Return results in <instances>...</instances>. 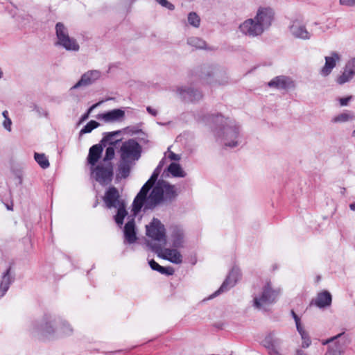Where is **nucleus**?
<instances>
[{"mask_svg":"<svg viewBox=\"0 0 355 355\" xmlns=\"http://www.w3.org/2000/svg\"><path fill=\"white\" fill-rule=\"evenodd\" d=\"M158 175L153 173L144 184L132 203V211L137 215L144 207V209H152L164 202H171L178 196L174 185L164 180L156 183Z\"/></svg>","mask_w":355,"mask_h":355,"instance_id":"1","label":"nucleus"},{"mask_svg":"<svg viewBox=\"0 0 355 355\" xmlns=\"http://www.w3.org/2000/svg\"><path fill=\"white\" fill-rule=\"evenodd\" d=\"M205 121L209 125H216L213 132L216 142L230 148L239 145L241 139L239 126L234 121L221 114L208 115Z\"/></svg>","mask_w":355,"mask_h":355,"instance_id":"2","label":"nucleus"},{"mask_svg":"<svg viewBox=\"0 0 355 355\" xmlns=\"http://www.w3.org/2000/svg\"><path fill=\"white\" fill-rule=\"evenodd\" d=\"M275 12L269 6H260L257 8L253 18L245 20L239 26L240 31L250 37L261 35L270 29L275 21Z\"/></svg>","mask_w":355,"mask_h":355,"instance_id":"3","label":"nucleus"},{"mask_svg":"<svg viewBox=\"0 0 355 355\" xmlns=\"http://www.w3.org/2000/svg\"><path fill=\"white\" fill-rule=\"evenodd\" d=\"M58 315L53 313L44 314L33 327V333L42 341L56 340Z\"/></svg>","mask_w":355,"mask_h":355,"instance_id":"4","label":"nucleus"},{"mask_svg":"<svg viewBox=\"0 0 355 355\" xmlns=\"http://www.w3.org/2000/svg\"><path fill=\"white\" fill-rule=\"evenodd\" d=\"M280 293V288H274L270 282H266L253 294L252 306L257 311H267L270 305L276 302Z\"/></svg>","mask_w":355,"mask_h":355,"instance_id":"5","label":"nucleus"},{"mask_svg":"<svg viewBox=\"0 0 355 355\" xmlns=\"http://www.w3.org/2000/svg\"><path fill=\"white\" fill-rule=\"evenodd\" d=\"M104 202L109 209L115 208L117 213L114 216L115 222L119 226L123 225V219L128 214L124 200L121 199L119 192L114 187H110L103 197Z\"/></svg>","mask_w":355,"mask_h":355,"instance_id":"6","label":"nucleus"},{"mask_svg":"<svg viewBox=\"0 0 355 355\" xmlns=\"http://www.w3.org/2000/svg\"><path fill=\"white\" fill-rule=\"evenodd\" d=\"M146 234L150 239L147 241V244L154 251H158L166 243L164 225L157 218H153L146 225Z\"/></svg>","mask_w":355,"mask_h":355,"instance_id":"7","label":"nucleus"},{"mask_svg":"<svg viewBox=\"0 0 355 355\" xmlns=\"http://www.w3.org/2000/svg\"><path fill=\"white\" fill-rule=\"evenodd\" d=\"M56 42L55 45L62 47L69 51H78L80 46L77 40L69 36L67 27L62 22L55 24Z\"/></svg>","mask_w":355,"mask_h":355,"instance_id":"8","label":"nucleus"},{"mask_svg":"<svg viewBox=\"0 0 355 355\" xmlns=\"http://www.w3.org/2000/svg\"><path fill=\"white\" fill-rule=\"evenodd\" d=\"M288 31L290 35L297 40L308 41L313 37V33L308 30L306 21L300 17L291 19Z\"/></svg>","mask_w":355,"mask_h":355,"instance_id":"9","label":"nucleus"},{"mask_svg":"<svg viewBox=\"0 0 355 355\" xmlns=\"http://www.w3.org/2000/svg\"><path fill=\"white\" fill-rule=\"evenodd\" d=\"M91 177L101 185L109 184L113 178V165L112 163L101 162L96 166L90 167Z\"/></svg>","mask_w":355,"mask_h":355,"instance_id":"10","label":"nucleus"},{"mask_svg":"<svg viewBox=\"0 0 355 355\" xmlns=\"http://www.w3.org/2000/svg\"><path fill=\"white\" fill-rule=\"evenodd\" d=\"M142 148L134 139L123 142L120 148V158L136 162L141 157Z\"/></svg>","mask_w":355,"mask_h":355,"instance_id":"11","label":"nucleus"},{"mask_svg":"<svg viewBox=\"0 0 355 355\" xmlns=\"http://www.w3.org/2000/svg\"><path fill=\"white\" fill-rule=\"evenodd\" d=\"M202 78L209 85H225L229 79L227 72L218 66L205 67L202 71Z\"/></svg>","mask_w":355,"mask_h":355,"instance_id":"12","label":"nucleus"},{"mask_svg":"<svg viewBox=\"0 0 355 355\" xmlns=\"http://www.w3.org/2000/svg\"><path fill=\"white\" fill-rule=\"evenodd\" d=\"M347 343V336L344 332L323 340L322 345L330 344L324 355H343Z\"/></svg>","mask_w":355,"mask_h":355,"instance_id":"13","label":"nucleus"},{"mask_svg":"<svg viewBox=\"0 0 355 355\" xmlns=\"http://www.w3.org/2000/svg\"><path fill=\"white\" fill-rule=\"evenodd\" d=\"M341 58V54L337 51H331L325 56L324 64L320 70V76L324 78L329 76L337 64L340 62Z\"/></svg>","mask_w":355,"mask_h":355,"instance_id":"14","label":"nucleus"},{"mask_svg":"<svg viewBox=\"0 0 355 355\" xmlns=\"http://www.w3.org/2000/svg\"><path fill=\"white\" fill-rule=\"evenodd\" d=\"M240 276V270L238 268H233L229 272L227 278L223 282L220 288L211 295L210 298H213L220 293L225 292L234 286L239 279Z\"/></svg>","mask_w":355,"mask_h":355,"instance_id":"15","label":"nucleus"},{"mask_svg":"<svg viewBox=\"0 0 355 355\" xmlns=\"http://www.w3.org/2000/svg\"><path fill=\"white\" fill-rule=\"evenodd\" d=\"M169 242L173 248H183L185 243L184 229L178 225L171 226L169 229Z\"/></svg>","mask_w":355,"mask_h":355,"instance_id":"16","label":"nucleus"},{"mask_svg":"<svg viewBox=\"0 0 355 355\" xmlns=\"http://www.w3.org/2000/svg\"><path fill=\"white\" fill-rule=\"evenodd\" d=\"M175 91L180 98L192 102L198 101L202 98L201 92L192 86H180Z\"/></svg>","mask_w":355,"mask_h":355,"instance_id":"17","label":"nucleus"},{"mask_svg":"<svg viewBox=\"0 0 355 355\" xmlns=\"http://www.w3.org/2000/svg\"><path fill=\"white\" fill-rule=\"evenodd\" d=\"M101 71L99 70H89L84 73L80 79L70 88V91L78 89L80 87L90 85L98 80L101 76Z\"/></svg>","mask_w":355,"mask_h":355,"instance_id":"18","label":"nucleus"},{"mask_svg":"<svg viewBox=\"0 0 355 355\" xmlns=\"http://www.w3.org/2000/svg\"><path fill=\"white\" fill-rule=\"evenodd\" d=\"M270 88L276 89H291L295 88V81L290 77L286 76H278L268 83Z\"/></svg>","mask_w":355,"mask_h":355,"instance_id":"19","label":"nucleus"},{"mask_svg":"<svg viewBox=\"0 0 355 355\" xmlns=\"http://www.w3.org/2000/svg\"><path fill=\"white\" fill-rule=\"evenodd\" d=\"M159 255L164 259L175 263L180 264L182 263L183 257L178 248H163L157 251Z\"/></svg>","mask_w":355,"mask_h":355,"instance_id":"20","label":"nucleus"},{"mask_svg":"<svg viewBox=\"0 0 355 355\" xmlns=\"http://www.w3.org/2000/svg\"><path fill=\"white\" fill-rule=\"evenodd\" d=\"M74 333L72 325L66 320L58 316L56 340L71 336Z\"/></svg>","mask_w":355,"mask_h":355,"instance_id":"21","label":"nucleus"},{"mask_svg":"<svg viewBox=\"0 0 355 355\" xmlns=\"http://www.w3.org/2000/svg\"><path fill=\"white\" fill-rule=\"evenodd\" d=\"M125 117V112L121 109H114L107 112L100 114L97 119L105 123H114L122 121Z\"/></svg>","mask_w":355,"mask_h":355,"instance_id":"22","label":"nucleus"},{"mask_svg":"<svg viewBox=\"0 0 355 355\" xmlns=\"http://www.w3.org/2000/svg\"><path fill=\"white\" fill-rule=\"evenodd\" d=\"M332 297L327 291H323L317 294L311 302V304L315 305L320 309H324L331 306Z\"/></svg>","mask_w":355,"mask_h":355,"instance_id":"23","label":"nucleus"},{"mask_svg":"<svg viewBox=\"0 0 355 355\" xmlns=\"http://www.w3.org/2000/svg\"><path fill=\"white\" fill-rule=\"evenodd\" d=\"M123 233L125 242L132 244L137 241V238L135 232V225L133 219L128 221L125 225Z\"/></svg>","mask_w":355,"mask_h":355,"instance_id":"24","label":"nucleus"},{"mask_svg":"<svg viewBox=\"0 0 355 355\" xmlns=\"http://www.w3.org/2000/svg\"><path fill=\"white\" fill-rule=\"evenodd\" d=\"M102 152L103 148L101 145L96 144L90 148L87 157V162L88 164L91 166L90 167H93L97 165L96 163L101 157Z\"/></svg>","mask_w":355,"mask_h":355,"instance_id":"25","label":"nucleus"},{"mask_svg":"<svg viewBox=\"0 0 355 355\" xmlns=\"http://www.w3.org/2000/svg\"><path fill=\"white\" fill-rule=\"evenodd\" d=\"M135 162L120 158L118 166V178H127L130 174L131 168L135 165Z\"/></svg>","mask_w":355,"mask_h":355,"instance_id":"26","label":"nucleus"},{"mask_svg":"<svg viewBox=\"0 0 355 355\" xmlns=\"http://www.w3.org/2000/svg\"><path fill=\"white\" fill-rule=\"evenodd\" d=\"M355 120V114L350 110H345L334 116L331 122L334 123H344Z\"/></svg>","mask_w":355,"mask_h":355,"instance_id":"27","label":"nucleus"},{"mask_svg":"<svg viewBox=\"0 0 355 355\" xmlns=\"http://www.w3.org/2000/svg\"><path fill=\"white\" fill-rule=\"evenodd\" d=\"M354 77V75L352 73V71H349L345 67H343V70L340 75H338L336 79V83L339 85H343L347 83L350 82Z\"/></svg>","mask_w":355,"mask_h":355,"instance_id":"28","label":"nucleus"},{"mask_svg":"<svg viewBox=\"0 0 355 355\" xmlns=\"http://www.w3.org/2000/svg\"><path fill=\"white\" fill-rule=\"evenodd\" d=\"M297 331L300 336L302 347L303 348H309L312 343L309 332L305 329L304 326L297 329Z\"/></svg>","mask_w":355,"mask_h":355,"instance_id":"29","label":"nucleus"},{"mask_svg":"<svg viewBox=\"0 0 355 355\" xmlns=\"http://www.w3.org/2000/svg\"><path fill=\"white\" fill-rule=\"evenodd\" d=\"M121 134V130H116L114 132H106L104 134V137L102 139V142L105 145V144H110L111 146H115V144L121 141V139H115L114 137L116 136H119Z\"/></svg>","mask_w":355,"mask_h":355,"instance_id":"30","label":"nucleus"},{"mask_svg":"<svg viewBox=\"0 0 355 355\" xmlns=\"http://www.w3.org/2000/svg\"><path fill=\"white\" fill-rule=\"evenodd\" d=\"M167 170L173 177L184 178L186 176V173L178 163H171Z\"/></svg>","mask_w":355,"mask_h":355,"instance_id":"31","label":"nucleus"},{"mask_svg":"<svg viewBox=\"0 0 355 355\" xmlns=\"http://www.w3.org/2000/svg\"><path fill=\"white\" fill-rule=\"evenodd\" d=\"M263 346L269 350L273 347L276 346L279 343L278 339H277L275 336L274 333H270L268 336H266L264 340L262 342Z\"/></svg>","mask_w":355,"mask_h":355,"instance_id":"32","label":"nucleus"},{"mask_svg":"<svg viewBox=\"0 0 355 355\" xmlns=\"http://www.w3.org/2000/svg\"><path fill=\"white\" fill-rule=\"evenodd\" d=\"M34 158L41 168L44 169L49 168L50 164L45 154L35 153Z\"/></svg>","mask_w":355,"mask_h":355,"instance_id":"33","label":"nucleus"},{"mask_svg":"<svg viewBox=\"0 0 355 355\" xmlns=\"http://www.w3.org/2000/svg\"><path fill=\"white\" fill-rule=\"evenodd\" d=\"M200 21V16L196 12H190L187 15L188 24L193 28H199Z\"/></svg>","mask_w":355,"mask_h":355,"instance_id":"34","label":"nucleus"},{"mask_svg":"<svg viewBox=\"0 0 355 355\" xmlns=\"http://www.w3.org/2000/svg\"><path fill=\"white\" fill-rule=\"evenodd\" d=\"M187 43L196 49H206L207 47L205 41L198 37H191L188 38Z\"/></svg>","mask_w":355,"mask_h":355,"instance_id":"35","label":"nucleus"},{"mask_svg":"<svg viewBox=\"0 0 355 355\" xmlns=\"http://www.w3.org/2000/svg\"><path fill=\"white\" fill-rule=\"evenodd\" d=\"M3 121H1L2 127L5 130L8 132H11L12 122L11 119L9 116V112L7 110H4L2 112Z\"/></svg>","mask_w":355,"mask_h":355,"instance_id":"36","label":"nucleus"},{"mask_svg":"<svg viewBox=\"0 0 355 355\" xmlns=\"http://www.w3.org/2000/svg\"><path fill=\"white\" fill-rule=\"evenodd\" d=\"M100 123L96 121L92 120L87 123L80 131V136L84 134L89 133L95 128H98Z\"/></svg>","mask_w":355,"mask_h":355,"instance_id":"37","label":"nucleus"},{"mask_svg":"<svg viewBox=\"0 0 355 355\" xmlns=\"http://www.w3.org/2000/svg\"><path fill=\"white\" fill-rule=\"evenodd\" d=\"M114 146L107 147L105 150V154L102 162L112 163L110 161L114 158Z\"/></svg>","mask_w":355,"mask_h":355,"instance_id":"38","label":"nucleus"},{"mask_svg":"<svg viewBox=\"0 0 355 355\" xmlns=\"http://www.w3.org/2000/svg\"><path fill=\"white\" fill-rule=\"evenodd\" d=\"M11 171L12 173L19 179V182H21L22 173L21 171L20 164L12 161Z\"/></svg>","mask_w":355,"mask_h":355,"instance_id":"39","label":"nucleus"},{"mask_svg":"<svg viewBox=\"0 0 355 355\" xmlns=\"http://www.w3.org/2000/svg\"><path fill=\"white\" fill-rule=\"evenodd\" d=\"M345 67L347 68V69H348L349 71H352V73L355 76V58L349 59L346 62Z\"/></svg>","mask_w":355,"mask_h":355,"instance_id":"40","label":"nucleus"},{"mask_svg":"<svg viewBox=\"0 0 355 355\" xmlns=\"http://www.w3.org/2000/svg\"><path fill=\"white\" fill-rule=\"evenodd\" d=\"M156 1L162 7L167 8L169 10H173L175 6L169 2L168 0H156Z\"/></svg>","mask_w":355,"mask_h":355,"instance_id":"41","label":"nucleus"},{"mask_svg":"<svg viewBox=\"0 0 355 355\" xmlns=\"http://www.w3.org/2000/svg\"><path fill=\"white\" fill-rule=\"evenodd\" d=\"M352 96H348L346 97L339 98L338 101L340 107L347 106L349 102L352 100Z\"/></svg>","mask_w":355,"mask_h":355,"instance_id":"42","label":"nucleus"},{"mask_svg":"<svg viewBox=\"0 0 355 355\" xmlns=\"http://www.w3.org/2000/svg\"><path fill=\"white\" fill-rule=\"evenodd\" d=\"M306 348H303L302 345L295 349L293 355H309V353L305 350Z\"/></svg>","mask_w":355,"mask_h":355,"instance_id":"43","label":"nucleus"},{"mask_svg":"<svg viewBox=\"0 0 355 355\" xmlns=\"http://www.w3.org/2000/svg\"><path fill=\"white\" fill-rule=\"evenodd\" d=\"M125 131L130 135H136L137 133H139V132H141V130H139V128H137V127H135V126H130V127H127L125 128Z\"/></svg>","mask_w":355,"mask_h":355,"instance_id":"44","label":"nucleus"},{"mask_svg":"<svg viewBox=\"0 0 355 355\" xmlns=\"http://www.w3.org/2000/svg\"><path fill=\"white\" fill-rule=\"evenodd\" d=\"M161 274L172 275L174 273V269L172 267H163L159 271Z\"/></svg>","mask_w":355,"mask_h":355,"instance_id":"45","label":"nucleus"},{"mask_svg":"<svg viewBox=\"0 0 355 355\" xmlns=\"http://www.w3.org/2000/svg\"><path fill=\"white\" fill-rule=\"evenodd\" d=\"M35 112H37L38 116H40V117L47 116V115H48L47 111L40 107L35 105Z\"/></svg>","mask_w":355,"mask_h":355,"instance_id":"46","label":"nucleus"},{"mask_svg":"<svg viewBox=\"0 0 355 355\" xmlns=\"http://www.w3.org/2000/svg\"><path fill=\"white\" fill-rule=\"evenodd\" d=\"M339 3L341 6L353 7L355 6V0H339Z\"/></svg>","mask_w":355,"mask_h":355,"instance_id":"47","label":"nucleus"},{"mask_svg":"<svg viewBox=\"0 0 355 355\" xmlns=\"http://www.w3.org/2000/svg\"><path fill=\"white\" fill-rule=\"evenodd\" d=\"M291 315L293 316V318L295 320L296 329H298L301 327H302L300 321V318L297 316V315L295 313L294 311H291Z\"/></svg>","mask_w":355,"mask_h":355,"instance_id":"48","label":"nucleus"},{"mask_svg":"<svg viewBox=\"0 0 355 355\" xmlns=\"http://www.w3.org/2000/svg\"><path fill=\"white\" fill-rule=\"evenodd\" d=\"M149 265L150 266V268L154 270H157V271H159L160 269H162V266H161L160 265H159L155 261H154L153 259L150 260L149 261Z\"/></svg>","mask_w":355,"mask_h":355,"instance_id":"49","label":"nucleus"},{"mask_svg":"<svg viewBox=\"0 0 355 355\" xmlns=\"http://www.w3.org/2000/svg\"><path fill=\"white\" fill-rule=\"evenodd\" d=\"M268 353L270 355H282L280 350L277 345L270 349L268 350Z\"/></svg>","mask_w":355,"mask_h":355,"instance_id":"50","label":"nucleus"},{"mask_svg":"<svg viewBox=\"0 0 355 355\" xmlns=\"http://www.w3.org/2000/svg\"><path fill=\"white\" fill-rule=\"evenodd\" d=\"M168 158L171 160L178 161L180 159V155L175 154L173 152H170L168 154Z\"/></svg>","mask_w":355,"mask_h":355,"instance_id":"51","label":"nucleus"},{"mask_svg":"<svg viewBox=\"0 0 355 355\" xmlns=\"http://www.w3.org/2000/svg\"><path fill=\"white\" fill-rule=\"evenodd\" d=\"M146 110H147V112H148L150 114H151V115H153V116H155L157 114V110H155V109H154V108H153V107H150V106L147 107Z\"/></svg>","mask_w":355,"mask_h":355,"instance_id":"52","label":"nucleus"},{"mask_svg":"<svg viewBox=\"0 0 355 355\" xmlns=\"http://www.w3.org/2000/svg\"><path fill=\"white\" fill-rule=\"evenodd\" d=\"M101 103V102H98V103H97L94 104L92 106H91V107L88 109V110H87V113L89 114L92 112V110H94L96 107H98Z\"/></svg>","mask_w":355,"mask_h":355,"instance_id":"53","label":"nucleus"},{"mask_svg":"<svg viewBox=\"0 0 355 355\" xmlns=\"http://www.w3.org/2000/svg\"><path fill=\"white\" fill-rule=\"evenodd\" d=\"M101 103V102H98V103H97L94 104L92 106H91V107L88 109V110H87V113L89 114L92 112V110H94L96 107H98Z\"/></svg>","mask_w":355,"mask_h":355,"instance_id":"54","label":"nucleus"},{"mask_svg":"<svg viewBox=\"0 0 355 355\" xmlns=\"http://www.w3.org/2000/svg\"><path fill=\"white\" fill-rule=\"evenodd\" d=\"M161 171H162L161 164H158L157 168L153 171V173H155L159 176V173H161Z\"/></svg>","mask_w":355,"mask_h":355,"instance_id":"55","label":"nucleus"},{"mask_svg":"<svg viewBox=\"0 0 355 355\" xmlns=\"http://www.w3.org/2000/svg\"><path fill=\"white\" fill-rule=\"evenodd\" d=\"M161 171H162L161 164H158L157 168L153 171V173H155L159 176V173H161Z\"/></svg>","mask_w":355,"mask_h":355,"instance_id":"56","label":"nucleus"},{"mask_svg":"<svg viewBox=\"0 0 355 355\" xmlns=\"http://www.w3.org/2000/svg\"><path fill=\"white\" fill-rule=\"evenodd\" d=\"M89 114H87V113H85L84 115H83V116H82V118H81V121H85V120L87 119H88V117H89Z\"/></svg>","mask_w":355,"mask_h":355,"instance_id":"57","label":"nucleus"},{"mask_svg":"<svg viewBox=\"0 0 355 355\" xmlns=\"http://www.w3.org/2000/svg\"><path fill=\"white\" fill-rule=\"evenodd\" d=\"M349 208L352 211H355V202L349 205Z\"/></svg>","mask_w":355,"mask_h":355,"instance_id":"58","label":"nucleus"},{"mask_svg":"<svg viewBox=\"0 0 355 355\" xmlns=\"http://www.w3.org/2000/svg\"><path fill=\"white\" fill-rule=\"evenodd\" d=\"M6 208H7L8 210H12V207H11L9 205H6Z\"/></svg>","mask_w":355,"mask_h":355,"instance_id":"59","label":"nucleus"},{"mask_svg":"<svg viewBox=\"0 0 355 355\" xmlns=\"http://www.w3.org/2000/svg\"><path fill=\"white\" fill-rule=\"evenodd\" d=\"M352 136L353 137H355V129L352 131Z\"/></svg>","mask_w":355,"mask_h":355,"instance_id":"60","label":"nucleus"},{"mask_svg":"<svg viewBox=\"0 0 355 355\" xmlns=\"http://www.w3.org/2000/svg\"><path fill=\"white\" fill-rule=\"evenodd\" d=\"M159 164H161V168H162V166H163V164H164V161H163V160H162V161L159 163Z\"/></svg>","mask_w":355,"mask_h":355,"instance_id":"61","label":"nucleus"},{"mask_svg":"<svg viewBox=\"0 0 355 355\" xmlns=\"http://www.w3.org/2000/svg\"><path fill=\"white\" fill-rule=\"evenodd\" d=\"M320 29L321 30V32L324 33L325 31L324 29H323L321 26L320 27Z\"/></svg>","mask_w":355,"mask_h":355,"instance_id":"62","label":"nucleus"},{"mask_svg":"<svg viewBox=\"0 0 355 355\" xmlns=\"http://www.w3.org/2000/svg\"><path fill=\"white\" fill-rule=\"evenodd\" d=\"M1 190V189L0 188V191Z\"/></svg>","mask_w":355,"mask_h":355,"instance_id":"63","label":"nucleus"}]
</instances>
